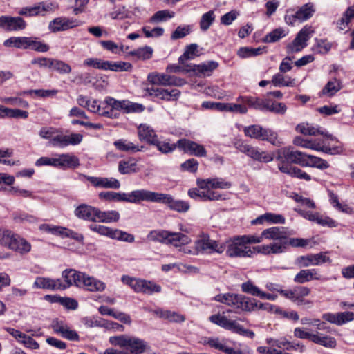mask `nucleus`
I'll use <instances>...</instances> for the list:
<instances>
[{"mask_svg": "<svg viewBox=\"0 0 354 354\" xmlns=\"http://www.w3.org/2000/svg\"><path fill=\"white\" fill-rule=\"evenodd\" d=\"M97 210V207L83 203L80 204L75 208L74 214L80 219L95 222Z\"/></svg>", "mask_w": 354, "mask_h": 354, "instance_id": "obj_29", "label": "nucleus"}, {"mask_svg": "<svg viewBox=\"0 0 354 354\" xmlns=\"http://www.w3.org/2000/svg\"><path fill=\"white\" fill-rule=\"evenodd\" d=\"M354 18V6L347 8L342 18L337 21V27L340 30H344L348 28L349 24Z\"/></svg>", "mask_w": 354, "mask_h": 354, "instance_id": "obj_54", "label": "nucleus"}, {"mask_svg": "<svg viewBox=\"0 0 354 354\" xmlns=\"http://www.w3.org/2000/svg\"><path fill=\"white\" fill-rule=\"evenodd\" d=\"M215 20V15L213 10L204 13L200 20V28L202 31H207Z\"/></svg>", "mask_w": 354, "mask_h": 354, "instance_id": "obj_62", "label": "nucleus"}, {"mask_svg": "<svg viewBox=\"0 0 354 354\" xmlns=\"http://www.w3.org/2000/svg\"><path fill=\"white\" fill-rule=\"evenodd\" d=\"M277 292L297 305H310L313 303L310 300L304 299V297L308 296L310 293V289L306 286H297L292 289L277 290Z\"/></svg>", "mask_w": 354, "mask_h": 354, "instance_id": "obj_11", "label": "nucleus"}, {"mask_svg": "<svg viewBox=\"0 0 354 354\" xmlns=\"http://www.w3.org/2000/svg\"><path fill=\"white\" fill-rule=\"evenodd\" d=\"M277 160L284 159L288 162L298 164L304 167L307 154L299 151H293L291 148L283 147L277 151Z\"/></svg>", "mask_w": 354, "mask_h": 354, "instance_id": "obj_14", "label": "nucleus"}, {"mask_svg": "<svg viewBox=\"0 0 354 354\" xmlns=\"http://www.w3.org/2000/svg\"><path fill=\"white\" fill-rule=\"evenodd\" d=\"M34 287L48 290H60L61 279H52L50 278L38 277L34 282Z\"/></svg>", "mask_w": 354, "mask_h": 354, "instance_id": "obj_33", "label": "nucleus"}, {"mask_svg": "<svg viewBox=\"0 0 354 354\" xmlns=\"http://www.w3.org/2000/svg\"><path fill=\"white\" fill-rule=\"evenodd\" d=\"M170 231L160 230H152L148 234V238L153 241H158L162 243L169 244Z\"/></svg>", "mask_w": 354, "mask_h": 354, "instance_id": "obj_52", "label": "nucleus"}, {"mask_svg": "<svg viewBox=\"0 0 354 354\" xmlns=\"http://www.w3.org/2000/svg\"><path fill=\"white\" fill-rule=\"evenodd\" d=\"M55 9L56 6L55 4L42 2L35 6L23 8L19 13L25 16L44 15L46 12L54 11Z\"/></svg>", "mask_w": 354, "mask_h": 354, "instance_id": "obj_24", "label": "nucleus"}, {"mask_svg": "<svg viewBox=\"0 0 354 354\" xmlns=\"http://www.w3.org/2000/svg\"><path fill=\"white\" fill-rule=\"evenodd\" d=\"M197 185L201 189H229L232 184L222 178H212L197 180Z\"/></svg>", "mask_w": 354, "mask_h": 354, "instance_id": "obj_30", "label": "nucleus"}, {"mask_svg": "<svg viewBox=\"0 0 354 354\" xmlns=\"http://www.w3.org/2000/svg\"><path fill=\"white\" fill-rule=\"evenodd\" d=\"M147 80L151 86H182L185 84L184 79L166 73H151L147 76Z\"/></svg>", "mask_w": 354, "mask_h": 354, "instance_id": "obj_12", "label": "nucleus"}, {"mask_svg": "<svg viewBox=\"0 0 354 354\" xmlns=\"http://www.w3.org/2000/svg\"><path fill=\"white\" fill-rule=\"evenodd\" d=\"M138 135L140 141H146L150 145H152L158 138L154 130L149 125L145 124H141L138 127Z\"/></svg>", "mask_w": 354, "mask_h": 354, "instance_id": "obj_37", "label": "nucleus"}, {"mask_svg": "<svg viewBox=\"0 0 354 354\" xmlns=\"http://www.w3.org/2000/svg\"><path fill=\"white\" fill-rule=\"evenodd\" d=\"M245 136L262 141H267L276 147L281 146L283 142L278 138L277 133L269 128H263L259 124H252L244 127Z\"/></svg>", "mask_w": 354, "mask_h": 354, "instance_id": "obj_5", "label": "nucleus"}, {"mask_svg": "<svg viewBox=\"0 0 354 354\" xmlns=\"http://www.w3.org/2000/svg\"><path fill=\"white\" fill-rule=\"evenodd\" d=\"M17 235L8 230L0 229V243L10 249L17 248Z\"/></svg>", "mask_w": 354, "mask_h": 354, "instance_id": "obj_42", "label": "nucleus"}, {"mask_svg": "<svg viewBox=\"0 0 354 354\" xmlns=\"http://www.w3.org/2000/svg\"><path fill=\"white\" fill-rule=\"evenodd\" d=\"M121 281L124 284L129 286L136 292H140L143 279L123 275Z\"/></svg>", "mask_w": 354, "mask_h": 354, "instance_id": "obj_60", "label": "nucleus"}, {"mask_svg": "<svg viewBox=\"0 0 354 354\" xmlns=\"http://www.w3.org/2000/svg\"><path fill=\"white\" fill-rule=\"evenodd\" d=\"M312 280H325L317 271V269H305L301 270L294 277V282L296 283L303 284Z\"/></svg>", "mask_w": 354, "mask_h": 354, "instance_id": "obj_28", "label": "nucleus"}, {"mask_svg": "<svg viewBox=\"0 0 354 354\" xmlns=\"http://www.w3.org/2000/svg\"><path fill=\"white\" fill-rule=\"evenodd\" d=\"M145 91L150 96L156 97L165 101L177 100L180 95V91L178 89L169 91L154 86H147Z\"/></svg>", "mask_w": 354, "mask_h": 354, "instance_id": "obj_18", "label": "nucleus"}, {"mask_svg": "<svg viewBox=\"0 0 354 354\" xmlns=\"http://www.w3.org/2000/svg\"><path fill=\"white\" fill-rule=\"evenodd\" d=\"M209 321L225 330H230L234 333L240 335L246 336L253 339L255 336L252 330L245 329L236 320L230 319L225 315L220 314L213 315L209 317Z\"/></svg>", "mask_w": 354, "mask_h": 354, "instance_id": "obj_7", "label": "nucleus"}, {"mask_svg": "<svg viewBox=\"0 0 354 354\" xmlns=\"http://www.w3.org/2000/svg\"><path fill=\"white\" fill-rule=\"evenodd\" d=\"M169 243L175 247H180L191 243L192 239L187 235L181 232H170Z\"/></svg>", "mask_w": 354, "mask_h": 354, "instance_id": "obj_48", "label": "nucleus"}, {"mask_svg": "<svg viewBox=\"0 0 354 354\" xmlns=\"http://www.w3.org/2000/svg\"><path fill=\"white\" fill-rule=\"evenodd\" d=\"M104 104V111L102 113V116L107 117L109 118H117L119 114L117 111H122L124 112L125 100H117L111 97H106L103 101Z\"/></svg>", "mask_w": 354, "mask_h": 354, "instance_id": "obj_16", "label": "nucleus"}, {"mask_svg": "<svg viewBox=\"0 0 354 354\" xmlns=\"http://www.w3.org/2000/svg\"><path fill=\"white\" fill-rule=\"evenodd\" d=\"M0 27L8 31H17L24 29L26 22L20 17L1 16Z\"/></svg>", "mask_w": 354, "mask_h": 354, "instance_id": "obj_25", "label": "nucleus"}, {"mask_svg": "<svg viewBox=\"0 0 354 354\" xmlns=\"http://www.w3.org/2000/svg\"><path fill=\"white\" fill-rule=\"evenodd\" d=\"M289 233L287 232L286 239L283 242L279 243V245H273L274 248H272L273 251L275 252H284L288 246H292L294 248L297 247H306L308 241L307 239H301V238H290Z\"/></svg>", "mask_w": 354, "mask_h": 354, "instance_id": "obj_26", "label": "nucleus"}, {"mask_svg": "<svg viewBox=\"0 0 354 354\" xmlns=\"http://www.w3.org/2000/svg\"><path fill=\"white\" fill-rule=\"evenodd\" d=\"M314 32L312 27L304 26L297 35L294 40L287 45L288 53L301 51L307 46V41Z\"/></svg>", "mask_w": 354, "mask_h": 354, "instance_id": "obj_13", "label": "nucleus"}, {"mask_svg": "<svg viewBox=\"0 0 354 354\" xmlns=\"http://www.w3.org/2000/svg\"><path fill=\"white\" fill-rule=\"evenodd\" d=\"M266 100L267 97L261 98L253 96H244L239 97L237 99L238 102L247 104L249 108H252L261 111H265Z\"/></svg>", "mask_w": 354, "mask_h": 354, "instance_id": "obj_32", "label": "nucleus"}, {"mask_svg": "<svg viewBox=\"0 0 354 354\" xmlns=\"http://www.w3.org/2000/svg\"><path fill=\"white\" fill-rule=\"evenodd\" d=\"M51 327L53 331L60 335L62 337L71 341H78L79 335L75 330H71L63 321L55 319L53 321Z\"/></svg>", "mask_w": 354, "mask_h": 354, "instance_id": "obj_21", "label": "nucleus"}, {"mask_svg": "<svg viewBox=\"0 0 354 354\" xmlns=\"http://www.w3.org/2000/svg\"><path fill=\"white\" fill-rule=\"evenodd\" d=\"M74 26V21L63 17L55 18L49 24V29L53 32L66 30Z\"/></svg>", "mask_w": 354, "mask_h": 354, "instance_id": "obj_38", "label": "nucleus"}, {"mask_svg": "<svg viewBox=\"0 0 354 354\" xmlns=\"http://www.w3.org/2000/svg\"><path fill=\"white\" fill-rule=\"evenodd\" d=\"M146 201L167 205L171 210L180 213L187 212L190 208L187 201L175 200L170 194L149 190L147 191Z\"/></svg>", "mask_w": 354, "mask_h": 354, "instance_id": "obj_2", "label": "nucleus"}, {"mask_svg": "<svg viewBox=\"0 0 354 354\" xmlns=\"http://www.w3.org/2000/svg\"><path fill=\"white\" fill-rule=\"evenodd\" d=\"M264 48L242 47L238 51V55L241 58L255 57L263 53Z\"/></svg>", "mask_w": 354, "mask_h": 354, "instance_id": "obj_64", "label": "nucleus"}, {"mask_svg": "<svg viewBox=\"0 0 354 354\" xmlns=\"http://www.w3.org/2000/svg\"><path fill=\"white\" fill-rule=\"evenodd\" d=\"M331 260L326 252H319L317 254H309L300 256L297 259V262L301 267H309L311 266H319L326 262H330Z\"/></svg>", "mask_w": 354, "mask_h": 354, "instance_id": "obj_17", "label": "nucleus"}, {"mask_svg": "<svg viewBox=\"0 0 354 354\" xmlns=\"http://www.w3.org/2000/svg\"><path fill=\"white\" fill-rule=\"evenodd\" d=\"M223 251L224 247L211 239L207 234L201 233L194 242V254H221Z\"/></svg>", "mask_w": 354, "mask_h": 354, "instance_id": "obj_10", "label": "nucleus"}, {"mask_svg": "<svg viewBox=\"0 0 354 354\" xmlns=\"http://www.w3.org/2000/svg\"><path fill=\"white\" fill-rule=\"evenodd\" d=\"M218 302L223 303L234 309L243 311H254L256 304L251 301V299L241 295L235 294H219L214 297Z\"/></svg>", "mask_w": 354, "mask_h": 354, "instance_id": "obj_6", "label": "nucleus"}, {"mask_svg": "<svg viewBox=\"0 0 354 354\" xmlns=\"http://www.w3.org/2000/svg\"><path fill=\"white\" fill-rule=\"evenodd\" d=\"M115 148L122 151L136 153L138 151H142L145 148L144 146H139L132 142L126 139H119L113 142Z\"/></svg>", "mask_w": 354, "mask_h": 354, "instance_id": "obj_36", "label": "nucleus"}, {"mask_svg": "<svg viewBox=\"0 0 354 354\" xmlns=\"http://www.w3.org/2000/svg\"><path fill=\"white\" fill-rule=\"evenodd\" d=\"M79 288H84L91 292H102L105 290L106 284L104 282L93 277H89L84 273V277H82L81 279Z\"/></svg>", "mask_w": 354, "mask_h": 354, "instance_id": "obj_27", "label": "nucleus"}, {"mask_svg": "<svg viewBox=\"0 0 354 354\" xmlns=\"http://www.w3.org/2000/svg\"><path fill=\"white\" fill-rule=\"evenodd\" d=\"M147 189H137L130 193L114 192L111 191L101 192L98 196L101 200L115 202H128L131 203L139 204L142 201H146Z\"/></svg>", "mask_w": 354, "mask_h": 354, "instance_id": "obj_4", "label": "nucleus"}, {"mask_svg": "<svg viewBox=\"0 0 354 354\" xmlns=\"http://www.w3.org/2000/svg\"><path fill=\"white\" fill-rule=\"evenodd\" d=\"M120 219V214L115 210L101 211L97 208L95 222L109 223L117 222Z\"/></svg>", "mask_w": 354, "mask_h": 354, "instance_id": "obj_39", "label": "nucleus"}, {"mask_svg": "<svg viewBox=\"0 0 354 354\" xmlns=\"http://www.w3.org/2000/svg\"><path fill=\"white\" fill-rule=\"evenodd\" d=\"M39 229L45 232H50L54 235H59L62 238L67 237L66 234H68V229L66 227L50 225L49 224H42L39 226Z\"/></svg>", "mask_w": 354, "mask_h": 354, "instance_id": "obj_58", "label": "nucleus"}, {"mask_svg": "<svg viewBox=\"0 0 354 354\" xmlns=\"http://www.w3.org/2000/svg\"><path fill=\"white\" fill-rule=\"evenodd\" d=\"M132 69V64L127 62H112L105 61L104 71H111L114 72L130 71Z\"/></svg>", "mask_w": 354, "mask_h": 354, "instance_id": "obj_43", "label": "nucleus"}, {"mask_svg": "<svg viewBox=\"0 0 354 354\" xmlns=\"http://www.w3.org/2000/svg\"><path fill=\"white\" fill-rule=\"evenodd\" d=\"M315 7L313 3L308 2L301 6L297 11L299 21L303 22L309 19L315 12Z\"/></svg>", "mask_w": 354, "mask_h": 354, "instance_id": "obj_46", "label": "nucleus"}, {"mask_svg": "<svg viewBox=\"0 0 354 354\" xmlns=\"http://www.w3.org/2000/svg\"><path fill=\"white\" fill-rule=\"evenodd\" d=\"M109 343L128 349L132 354H141L147 349V343L137 337L120 335L109 337Z\"/></svg>", "mask_w": 354, "mask_h": 354, "instance_id": "obj_3", "label": "nucleus"}, {"mask_svg": "<svg viewBox=\"0 0 354 354\" xmlns=\"http://www.w3.org/2000/svg\"><path fill=\"white\" fill-rule=\"evenodd\" d=\"M293 144L304 148L313 149L317 151H322L325 153L335 155L342 152V147L336 146L330 147L324 144V140L320 139H305L301 136H296L293 140Z\"/></svg>", "mask_w": 354, "mask_h": 354, "instance_id": "obj_8", "label": "nucleus"}, {"mask_svg": "<svg viewBox=\"0 0 354 354\" xmlns=\"http://www.w3.org/2000/svg\"><path fill=\"white\" fill-rule=\"evenodd\" d=\"M285 218L281 214H276L273 213H266L255 220L252 221V224L257 223H263L264 221L270 223H279V224H284L285 223Z\"/></svg>", "mask_w": 354, "mask_h": 354, "instance_id": "obj_44", "label": "nucleus"}, {"mask_svg": "<svg viewBox=\"0 0 354 354\" xmlns=\"http://www.w3.org/2000/svg\"><path fill=\"white\" fill-rule=\"evenodd\" d=\"M265 111L283 115L287 111V106L284 103L278 102L267 97Z\"/></svg>", "mask_w": 354, "mask_h": 354, "instance_id": "obj_47", "label": "nucleus"}, {"mask_svg": "<svg viewBox=\"0 0 354 354\" xmlns=\"http://www.w3.org/2000/svg\"><path fill=\"white\" fill-rule=\"evenodd\" d=\"M153 50L151 46H145L140 47L133 50L127 52L129 56L135 57L139 60H148L153 56Z\"/></svg>", "mask_w": 354, "mask_h": 354, "instance_id": "obj_45", "label": "nucleus"}, {"mask_svg": "<svg viewBox=\"0 0 354 354\" xmlns=\"http://www.w3.org/2000/svg\"><path fill=\"white\" fill-rule=\"evenodd\" d=\"M266 343L271 347H277L286 350H290L293 346L286 337H280L279 339L267 338Z\"/></svg>", "mask_w": 354, "mask_h": 354, "instance_id": "obj_61", "label": "nucleus"}, {"mask_svg": "<svg viewBox=\"0 0 354 354\" xmlns=\"http://www.w3.org/2000/svg\"><path fill=\"white\" fill-rule=\"evenodd\" d=\"M253 251L243 241L241 236H235L227 241L226 255L230 258L250 257Z\"/></svg>", "mask_w": 354, "mask_h": 354, "instance_id": "obj_9", "label": "nucleus"}, {"mask_svg": "<svg viewBox=\"0 0 354 354\" xmlns=\"http://www.w3.org/2000/svg\"><path fill=\"white\" fill-rule=\"evenodd\" d=\"M178 148L183 150L185 153L197 157H205L207 155L206 149L203 145L185 138L178 140Z\"/></svg>", "mask_w": 354, "mask_h": 354, "instance_id": "obj_19", "label": "nucleus"}, {"mask_svg": "<svg viewBox=\"0 0 354 354\" xmlns=\"http://www.w3.org/2000/svg\"><path fill=\"white\" fill-rule=\"evenodd\" d=\"M80 176L86 178L95 187L119 189L120 187L119 180L114 178L94 177L84 174H81Z\"/></svg>", "mask_w": 354, "mask_h": 354, "instance_id": "obj_22", "label": "nucleus"}, {"mask_svg": "<svg viewBox=\"0 0 354 354\" xmlns=\"http://www.w3.org/2000/svg\"><path fill=\"white\" fill-rule=\"evenodd\" d=\"M118 171L122 174L136 173L139 171L136 162L133 160H121L119 162Z\"/></svg>", "mask_w": 354, "mask_h": 354, "instance_id": "obj_55", "label": "nucleus"}, {"mask_svg": "<svg viewBox=\"0 0 354 354\" xmlns=\"http://www.w3.org/2000/svg\"><path fill=\"white\" fill-rule=\"evenodd\" d=\"M272 83L275 86H294L295 84V79L290 77H286L281 73H277L272 78Z\"/></svg>", "mask_w": 354, "mask_h": 354, "instance_id": "obj_56", "label": "nucleus"}, {"mask_svg": "<svg viewBox=\"0 0 354 354\" xmlns=\"http://www.w3.org/2000/svg\"><path fill=\"white\" fill-rule=\"evenodd\" d=\"M28 48L37 52L46 53L48 51L50 47L48 44L41 41L37 37H30L28 44Z\"/></svg>", "mask_w": 354, "mask_h": 354, "instance_id": "obj_59", "label": "nucleus"}, {"mask_svg": "<svg viewBox=\"0 0 354 354\" xmlns=\"http://www.w3.org/2000/svg\"><path fill=\"white\" fill-rule=\"evenodd\" d=\"M304 167H316L323 170L328 169L330 165L326 160L321 158L307 154Z\"/></svg>", "mask_w": 354, "mask_h": 354, "instance_id": "obj_49", "label": "nucleus"}, {"mask_svg": "<svg viewBox=\"0 0 354 354\" xmlns=\"http://www.w3.org/2000/svg\"><path fill=\"white\" fill-rule=\"evenodd\" d=\"M322 319L331 324L342 326L354 320V313L350 311L337 313H326L322 315Z\"/></svg>", "mask_w": 354, "mask_h": 354, "instance_id": "obj_23", "label": "nucleus"}, {"mask_svg": "<svg viewBox=\"0 0 354 354\" xmlns=\"http://www.w3.org/2000/svg\"><path fill=\"white\" fill-rule=\"evenodd\" d=\"M311 342L328 348H335L337 346L335 337L324 335L317 331L313 333Z\"/></svg>", "mask_w": 354, "mask_h": 354, "instance_id": "obj_35", "label": "nucleus"}, {"mask_svg": "<svg viewBox=\"0 0 354 354\" xmlns=\"http://www.w3.org/2000/svg\"><path fill=\"white\" fill-rule=\"evenodd\" d=\"M83 139L82 134L73 133L70 135L57 134L49 140V144L53 147L64 148L68 145L80 144Z\"/></svg>", "mask_w": 354, "mask_h": 354, "instance_id": "obj_15", "label": "nucleus"}, {"mask_svg": "<svg viewBox=\"0 0 354 354\" xmlns=\"http://www.w3.org/2000/svg\"><path fill=\"white\" fill-rule=\"evenodd\" d=\"M152 145L156 146L161 153H168L174 151L178 147V142L171 144L169 140H160L157 138L152 143Z\"/></svg>", "mask_w": 354, "mask_h": 354, "instance_id": "obj_53", "label": "nucleus"}, {"mask_svg": "<svg viewBox=\"0 0 354 354\" xmlns=\"http://www.w3.org/2000/svg\"><path fill=\"white\" fill-rule=\"evenodd\" d=\"M218 66V62L215 61H209L201 64H191L192 72L198 76H210L212 72Z\"/></svg>", "mask_w": 354, "mask_h": 354, "instance_id": "obj_31", "label": "nucleus"}, {"mask_svg": "<svg viewBox=\"0 0 354 354\" xmlns=\"http://www.w3.org/2000/svg\"><path fill=\"white\" fill-rule=\"evenodd\" d=\"M140 293L151 295L161 291V286L153 281L143 279Z\"/></svg>", "mask_w": 354, "mask_h": 354, "instance_id": "obj_63", "label": "nucleus"}, {"mask_svg": "<svg viewBox=\"0 0 354 354\" xmlns=\"http://www.w3.org/2000/svg\"><path fill=\"white\" fill-rule=\"evenodd\" d=\"M153 313L160 318L167 319L169 322H182L185 321L183 315L174 311L158 308L153 310Z\"/></svg>", "mask_w": 354, "mask_h": 354, "instance_id": "obj_41", "label": "nucleus"}, {"mask_svg": "<svg viewBox=\"0 0 354 354\" xmlns=\"http://www.w3.org/2000/svg\"><path fill=\"white\" fill-rule=\"evenodd\" d=\"M342 88V84L339 80L333 79L328 82L322 90V94L333 96Z\"/></svg>", "mask_w": 354, "mask_h": 354, "instance_id": "obj_57", "label": "nucleus"}, {"mask_svg": "<svg viewBox=\"0 0 354 354\" xmlns=\"http://www.w3.org/2000/svg\"><path fill=\"white\" fill-rule=\"evenodd\" d=\"M254 160L267 163L274 160L273 155L265 151H260L257 147L252 146L247 155Z\"/></svg>", "mask_w": 354, "mask_h": 354, "instance_id": "obj_40", "label": "nucleus"}, {"mask_svg": "<svg viewBox=\"0 0 354 354\" xmlns=\"http://www.w3.org/2000/svg\"><path fill=\"white\" fill-rule=\"evenodd\" d=\"M286 233L287 231L283 227H272L264 230L262 232V237H264L266 239L274 240V241L270 244L255 246L253 248L254 250L265 255L280 254V252L273 251V245H279L283 242Z\"/></svg>", "mask_w": 354, "mask_h": 354, "instance_id": "obj_1", "label": "nucleus"}, {"mask_svg": "<svg viewBox=\"0 0 354 354\" xmlns=\"http://www.w3.org/2000/svg\"><path fill=\"white\" fill-rule=\"evenodd\" d=\"M64 282L61 280L60 290H65L71 286L79 287L82 277H84V272L77 271L74 269H66L62 273Z\"/></svg>", "mask_w": 354, "mask_h": 354, "instance_id": "obj_20", "label": "nucleus"}, {"mask_svg": "<svg viewBox=\"0 0 354 354\" xmlns=\"http://www.w3.org/2000/svg\"><path fill=\"white\" fill-rule=\"evenodd\" d=\"M28 37H12L4 41L5 46H14L17 48L28 49V44L29 41Z\"/></svg>", "mask_w": 354, "mask_h": 354, "instance_id": "obj_51", "label": "nucleus"}, {"mask_svg": "<svg viewBox=\"0 0 354 354\" xmlns=\"http://www.w3.org/2000/svg\"><path fill=\"white\" fill-rule=\"evenodd\" d=\"M57 168H76L80 165L79 158L75 155L62 153L57 157Z\"/></svg>", "mask_w": 354, "mask_h": 354, "instance_id": "obj_34", "label": "nucleus"}, {"mask_svg": "<svg viewBox=\"0 0 354 354\" xmlns=\"http://www.w3.org/2000/svg\"><path fill=\"white\" fill-rule=\"evenodd\" d=\"M198 46L196 44H191L186 46L184 53L178 58L180 64H184L187 59H194L195 57L199 56Z\"/></svg>", "mask_w": 354, "mask_h": 354, "instance_id": "obj_50", "label": "nucleus"}]
</instances>
